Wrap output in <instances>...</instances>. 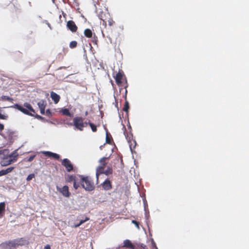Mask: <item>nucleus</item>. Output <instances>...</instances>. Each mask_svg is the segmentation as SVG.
Returning <instances> with one entry per match:
<instances>
[{
	"label": "nucleus",
	"mask_w": 249,
	"mask_h": 249,
	"mask_svg": "<svg viewBox=\"0 0 249 249\" xmlns=\"http://www.w3.org/2000/svg\"><path fill=\"white\" fill-rule=\"evenodd\" d=\"M10 107L18 109V110L26 115L32 116H35L36 115V112L32 107V106L27 103H24L23 107L16 104L13 106H11Z\"/></svg>",
	"instance_id": "obj_1"
},
{
	"label": "nucleus",
	"mask_w": 249,
	"mask_h": 249,
	"mask_svg": "<svg viewBox=\"0 0 249 249\" xmlns=\"http://www.w3.org/2000/svg\"><path fill=\"white\" fill-rule=\"evenodd\" d=\"M80 178V184L82 187L87 191H91L95 188L94 183L91 179L90 178L86 176L84 177L82 175H78Z\"/></svg>",
	"instance_id": "obj_2"
},
{
	"label": "nucleus",
	"mask_w": 249,
	"mask_h": 249,
	"mask_svg": "<svg viewBox=\"0 0 249 249\" xmlns=\"http://www.w3.org/2000/svg\"><path fill=\"white\" fill-rule=\"evenodd\" d=\"M96 12L98 18L102 21V25L106 28L107 25V20L108 19V18L110 17L107 9L106 8L104 10L97 9Z\"/></svg>",
	"instance_id": "obj_3"
},
{
	"label": "nucleus",
	"mask_w": 249,
	"mask_h": 249,
	"mask_svg": "<svg viewBox=\"0 0 249 249\" xmlns=\"http://www.w3.org/2000/svg\"><path fill=\"white\" fill-rule=\"evenodd\" d=\"M109 158L103 157L99 160L100 165L96 169V177L97 182L99 180V177L103 174V171L107 163V160H108Z\"/></svg>",
	"instance_id": "obj_4"
},
{
	"label": "nucleus",
	"mask_w": 249,
	"mask_h": 249,
	"mask_svg": "<svg viewBox=\"0 0 249 249\" xmlns=\"http://www.w3.org/2000/svg\"><path fill=\"white\" fill-rule=\"evenodd\" d=\"M84 119L82 117H74L73 119V124L75 128L80 131H83L84 128L86 127V125H84Z\"/></svg>",
	"instance_id": "obj_5"
},
{
	"label": "nucleus",
	"mask_w": 249,
	"mask_h": 249,
	"mask_svg": "<svg viewBox=\"0 0 249 249\" xmlns=\"http://www.w3.org/2000/svg\"><path fill=\"white\" fill-rule=\"evenodd\" d=\"M124 134L125 136L126 139L127 141V142L129 143L130 148L132 149V148H135L136 145V141L133 139L132 134L124 131Z\"/></svg>",
	"instance_id": "obj_6"
},
{
	"label": "nucleus",
	"mask_w": 249,
	"mask_h": 249,
	"mask_svg": "<svg viewBox=\"0 0 249 249\" xmlns=\"http://www.w3.org/2000/svg\"><path fill=\"white\" fill-rule=\"evenodd\" d=\"M14 240L3 242L0 246L4 249H15L17 248Z\"/></svg>",
	"instance_id": "obj_7"
},
{
	"label": "nucleus",
	"mask_w": 249,
	"mask_h": 249,
	"mask_svg": "<svg viewBox=\"0 0 249 249\" xmlns=\"http://www.w3.org/2000/svg\"><path fill=\"white\" fill-rule=\"evenodd\" d=\"M61 164L66 168L67 172H70L73 169V165L71 161L68 159H64L61 161Z\"/></svg>",
	"instance_id": "obj_8"
},
{
	"label": "nucleus",
	"mask_w": 249,
	"mask_h": 249,
	"mask_svg": "<svg viewBox=\"0 0 249 249\" xmlns=\"http://www.w3.org/2000/svg\"><path fill=\"white\" fill-rule=\"evenodd\" d=\"M124 77V74L122 70H119L116 76H114L116 83L118 86L121 85Z\"/></svg>",
	"instance_id": "obj_9"
},
{
	"label": "nucleus",
	"mask_w": 249,
	"mask_h": 249,
	"mask_svg": "<svg viewBox=\"0 0 249 249\" xmlns=\"http://www.w3.org/2000/svg\"><path fill=\"white\" fill-rule=\"evenodd\" d=\"M56 189L65 197H69L71 195L69 190V187L67 185L64 186L62 188L56 186Z\"/></svg>",
	"instance_id": "obj_10"
},
{
	"label": "nucleus",
	"mask_w": 249,
	"mask_h": 249,
	"mask_svg": "<svg viewBox=\"0 0 249 249\" xmlns=\"http://www.w3.org/2000/svg\"><path fill=\"white\" fill-rule=\"evenodd\" d=\"M4 156H6V158L8 160H12L15 159V162L17 160V158L18 156V154L17 152V150H15L12 153L9 154V151L7 149V152L6 154H4Z\"/></svg>",
	"instance_id": "obj_11"
},
{
	"label": "nucleus",
	"mask_w": 249,
	"mask_h": 249,
	"mask_svg": "<svg viewBox=\"0 0 249 249\" xmlns=\"http://www.w3.org/2000/svg\"><path fill=\"white\" fill-rule=\"evenodd\" d=\"M101 185L103 189L105 191L110 190L112 188L111 182L108 178L106 179L102 183H101Z\"/></svg>",
	"instance_id": "obj_12"
},
{
	"label": "nucleus",
	"mask_w": 249,
	"mask_h": 249,
	"mask_svg": "<svg viewBox=\"0 0 249 249\" xmlns=\"http://www.w3.org/2000/svg\"><path fill=\"white\" fill-rule=\"evenodd\" d=\"M67 27L73 33L76 32L77 30V27L73 20H69L67 21Z\"/></svg>",
	"instance_id": "obj_13"
},
{
	"label": "nucleus",
	"mask_w": 249,
	"mask_h": 249,
	"mask_svg": "<svg viewBox=\"0 0 249 249\" xmlns=\"http://www.w3.org/2000/svg\"><path fill=\"white\" fill-rule=\"evenodd\" d=\"M6 158V156H3L1 157L2 160H1L0 164L2 166H6L15 162V159H13L14 160H8V159Z\"/></svg>",
	"instance_id": "obj_14"
},
{
	"label": "nucleus",
	"mask_w": 249,
	"mask_h": 249,
	"mask_svg": "<svg viewBox=\"0 0 249 249\" xmlns=\"http://www.w3.org/2000/svg\"><path fill=\"white\" fill-rule=\"evenodd\" d=\"M42 153L47 157H51L57 160H59L60 159V156L57 154L50 151H43Z\"/></svg>",
	"instance_id": "obj_15"
},
{
	"label": "nucleus",
	"mask_w": 249,
	"mask_h": 249,
	"mask_svg": "<svg viewBox=\"0 0 249 249\" xmlns=\"http://www.w3.org/2000/svg\"><path fill=\"white\" fill-rule=\"evenodd\" d=\"M77 177H78V176H73V175H68L65 178L66 182H71L72 181H73V182H74L75 181H78V179Z\"/></svg>",
	"instance_id": "obj_16"
},
{
	"label": "nucleus",
	"mask_w": 249,
	"mask_h": 249,
	"mask_svg": "<svg viewBox=\"0 0 249 249\" xmlns=\"http://www.w3.org/2000/svg\"><path fill=\"white\" fill-rule=\"evenodd\" d=\"M51 97L55 104H57L60 99V96L53 91L51 92Z\"/></svg>",
	"instance_id": "obj_17"
},
{
	"label": "nucleus",
	"mask_w": 249,
	"mask_h": 249,
	"mask_svg": "<svg viewBox=\"0 0 249 249\" xmlns=\"http://www.w3.org/2000/svg\"><path fill=\"white\" fill-rule=\"evenodd\" d=\"M17 247L19 246H22L24 245L26 243V240L24 238H20L18 239H14Z\"/></svg>",
	"instance_id": "obj_18"
},
{
	"label": "nucleus",
	"mask_w": 249,
	"mask_h": 249,
	"mask_svg": "<svg viewBox=\"0 0 249 249\" xmlns=\"http://www.w3.org/2000/svg\"><path fill=\"white\" fill-rule=\"evenodd\" d=\"M126 94H127V90H125V93L124 95V98H125V103L124 107H123V111H124L125 112H127L128 111V110L129 109V103L128 101L126 100Z\"/></svg>",
	"instance_id": "obj_19"
},
{
	"label": "nucleus",
	"mask_w": 249,
	"mask_h": 249,
	"mask_svg": "<svg viewBox=\"0 0 249 249\" xmlns=\"http://www.w3.org/2000/svg\"><path fill=\"white\" fill-rule=\"evenodd\" d=\"M14 169V167H10L5 170H1L0 171V177L5 175L11 172Z\"/></svg>",
	"instance_id": "obj_20"
},
{
	"label": "nucleus",
	"mask_w": 249,
	"mask_h": 249,
	"mask_svg": "<svg viewBox=\"0 0 249 249\" xmlns=\"http://www.w3.org/2000/svg\"><path fill=\"white\" fill-rule=\"evenodd\" d=\"M124 246L130 248L131 249H134V246L132 244V243L129 240H125L124 242Z\"/></svg>",
	"instance_id": "obj_21"
},
{
	"label": "nucleus",
	"mask_w": 249,
	"mask_h": 249,
	"mask_svg": "<svg viewBox=\"0 0 249 249\" xmlns=\"http://www.w3.org/2000/svg\"><path fill=\"white\" fill-rule=\"evenodd\" d=\"M113 173V169L111 166H108L107 169L106 170H104L103 174L106 175V176H108L109 175H111Z\"/></svg>",
	"instance_id": "obj_22"
},
{
	"label": "nucleus",
	"mask_w": 249,
	"mask_h": 249,
	"mask_svg": "<svg viewBox=\"0 0 249 249\" xmlns=\"http://www.w3.org/2000/svg\"><path fill=\"white\" fill-rule=\"evenodd\" d=\"M84 35L85 36L88 38H91L92 36V33L90 29H86L84 30Z\"/></svg>",
	"instance_id": "obj_23"
},
{
	"label": "nucleus",
	"mask_w": 249,
	"mask_h": 249,
	"mask_svg": "<svg viewBox=\"0 0 249 249\" xmlns=\"http://www.w3.org/2000/svg\"><path fill=\"white\" fill-rule=\"evenodd\" d=\"M61 112L64 115H66L69 117L72 116L68 108H62L61 110Z\"/></svg>",
	"instance_id": "obj_24"
},
{
	"label": "nucleus",
	"mask_w": 249,
	"mask_h": 249,
	"mask_svg": "<svg viewBox=\"0 0 249 249\" xmlns=\"http://www.w3.org/2000/svg\"><path fill=\"white\" fill-rule=\"evenodd\" d=\"M37 105L40 109H45L46 104L44 101L41 100L39 101Z\"/></svg>",
	"instance_id": "obj_25"
},
{
	"label": "nucleus",
	"mask_w": 249,
	"mask_h": 249,
	"mask_svg": "<svg viewBox=\"0 0 249 249\" xmlns=\"http://www.w3.org/2000/svg\"><path fill=\"white\" fill-rule=\"evenodd\" d=\"M112 140V138L111 137V136L109 135L108 132L106 134V142L108 144L111 143V141Z\"/></svg>",
	"instance_id": "obj_26"
},
{
	"label": "nucleus",
	"mask_w": 249,
	"mask_h": 249,
	"mask_svg": "<svg viewBox=\"0 0 249 249\" xmlns=\"http://www.w3.org/2000/svg\"><path fill=\"white\" fill-rule=\"evenodd\" d=\"M89 219V217H86L85 219H82L80 220V222L78 224H75L74 225L75 228H77L79 227L81 225L86 222L87 221H88Z\"/></svg>",
	"instance_id": "obj_27"
},
{
	"label": "nucleus",
	"mask_w": 249,
	"mask_h": 249,
	"mask_svg": "<svg viewBox=\"0 0 249 249\" xmlns=\"http://www.w3.org/2000/svg\"><path fill=\"white\" fill-rule=\"evenodd\" d=\"M107 22H108V25L110 27L113 26L115 24V21L110 17L108 18V19L107 20Z\"/></svg>",
	"instance_id": "obj_28"
},
{
	"label": "nucleus",
	"mask_w": 249,
	"mask_h": 249,
	"mask_svg": "<svg viewBox=\"0 0 249 249\" xmlns=\"http://www.w3.org/2000/svg\"><path fill=\"white\" fill-rule=\"evenodd\" d=\"M89 125L90 126L92 131L94 132L97 131V127L96 126L92 123H90L89 121Z\"/></svg>",
	"instance_id": "obj_29"
},
{
	"label": "nucleus",
	"mask_w": 249,
	"mask_h": 249,
	"mask_svg": "<svg viewBox=\"0 0 249 249\" xmlns=\"http://www.w3.org/2000/svg\"><path fill=\"white\" fill-rule=\"evenodd\" d=\"M77 42L76 41H71L70 43V47L71 49L75 48L77 47Z\"/></svg>",
	"instance_id": "obj_30"
},
{
	"label": "nucleus",
	"mask_w": 249,
	"mask_h": 249,
	"mask_svg": "<svg viewBox=\"0 0 249 249\" xmlns=\"http://www.w3.org/2000/svg\"><path fill=\"white\" fill-rule=\"evenodd\" d=\"M5 204L4 202L0 203V215L5 210Z\"/></svg>",
	"instance_id": "obj_31"
},
{
	"label": "nucleus",
	"mask_w": 249,
	"mask_h": 249,
	"mask_svg": "<svg viewBox=\"0 0 249 249\" xmlns=\"http://www.w3.org/2000/svg\"><path fill=\"white\" fill-rule=\"evenodd\" d=\"M1 99L3 100H7V101H13V99L9 96H1Z\"/></svg>",
	"instance_id": "obj_32"
},
{
	"label": "nucleus",
	"mask_w": 249,
	"mask_h": 249,
	"mask_svg": "<svg viewBox=\"0 0 249 249\" xmlns=\"http://www.w3.org/2000/svg\"><path fill=\"white\" fill-rule=\"evenodd\" d=\"M80 187V183L78 182V181H75L73 182V187L75 189H77Z\"/></svg>",
	"instance_id": "obj_33"
},
{
	"label": "nucleus",
	"mask_w": 249,
	"mask_h": 249,
	"mask_svg": "<svg viewBox=\"0 0 249 249\" xmlns=\"http://www.w3.org/2000/svg\"><path fill=\"white\" fill-rule=\"evenodd\" d=\"M35 177V175L34 174H30L26 178L27 181H30L32 180Z\"/></svg>",
	"instance_id": "obj_34"
},
{
	"label": "nucleus",
	"mask_w": 249,
	"mask_h": 249,
	"mask_svg": "<svg viewBox=\"0 0 249 249\" xmlns=\"http://www.w3.org/2000/svg\"><path fill=\"white\" fill-rule=\"evenodd\" d=\"M1 110L0 109V119L2 120H7L8 116L3 115L1 113Z\"/></svg>",
	"instance_id": "obj_35"
},
{
	"label": "nucleus",
	"mask_w": 249,
	"mask_h": 249,
	"mask_svg": "<svg viewBox=\"0 0 249 249\" xmlns=\"http://www.w3.org/2000/svg\"><path fill=\"white\" fill-rule=\"evenodd\" d=\"M7 152V149H2V150H0V158L1 157H2L3 156H4V154H6V153Z\"/></svg>",
	"instance_id": "obj_36"
},
{
	"label": "nucleus",
	"mask_w": 249,
	"mask_h": 249,
	"mask_svg": "<svg viewBox=\"0 0 249 249\" xmlns=\"http://www.w3.org/2000/svg\"><path fill=\"white\" fill-rule=\"evenodd\" d=\"M92 42L94 44H96V45H97V43H98V38H97V37L96 36H95V35H94V37H93L92 39Z\"/></svg>",
	"instance_id": "obj_37"
},
{
	"label": "nucleus",
	"mask_w": 249,
	"mask_h": 249,
	"mask_svg": "<svg viewBox=\"0 0 249 249\" xmlns=\"http://www.w3.org/2000/svg\"><path fill=\"white\" fill-rule=\"evenodd\" d=\"M45 114H46V115H47L48 116H51L52 115V112H51L50 109H47L46 111V112H45Z\"/></svg>",
	"instance_id": "obj_38"
},
{
	"label": "nucleus",
	"mask_w": 249,
	"mask_h": 249,
	"mask_svg": "<svg viewBox=\"0 0 249 249\" xmlns=\"http://www.w3.org/2000/svg\"><path fill=\"white\" fill-rule=\"evenodd\" d=\"M36 155H33V156H30L28 159V160H27V161L28 162H31L35 158Z\"/></svg>",
	"instance_id": "obj_39"
},
{
	"label": "nucleus",
	"mask_w": 249,
	"mask_h": 249,
	"mask_svg": "<svg viewBox=\"0 0 249 249\" xmlns=\"http://www.w3.org/2000/svg\"><path fill=\"white\" fill-rule=\"evenodd\" d=\"M132 223L134 224V225H136V226L139 229V223L138 221H136V220H132Z\"/></svg>",
	"instance_id": "obj_40"
},
{
	"label": "nucleus",
	"mask_w": 249,
	"mask_h": 249,
	"mask_svg": "<svg viewBox=\"0 0 249 249\" xmlns=\"http://www.w3.org/2000/svg\"><path fill=\"white\" fill-rule=\"evenodd\" d=\"M4 129V125L0 123V131H2Z\"/></svg>",
	"instance_id": "obj_41"
},
{
	"label": "nucleus",
	"mask_w": 249,
	"mask_h": 249,
	"mask_svg": "<svg viewBox=\"0 0 249 249\" xmlns=\"http://www.w3.org/2000/svg\"><path fill=\"white\" fill-rule=\"evenodd\" d=\"M45 109H40V113L41 114H45Z\"/></svg>",
	"instance_id": "obj_42"
},
{
	"label": "nucleus",
	"mask_w": 249,
	"mask_h": 249,
	"mask_svg": "<svg viewBox=\"0 0 249 249\" xmlns=\"http://www.w3.org/2000/svg\"><path fill=\"white\" fill-rule=\"evenodd\" d=\"M44 249H51V247L49 245H46L44 247Z\"/></svg>",
	"instance_id": "obj_43"
},
{
	"label": "nucleus",
	"mask_w": 249,
	"mask_h": 249,
	"mask_svg": "<svg viewBox=\"0 0 249 249\" xmlns=\"http://www.w3.org/2000/svg\"><path fill=\"white\" fill-rule=\"evenodd\" d=\"M141 247L143 249H146V245H144V244H142L141 245Z\"/></svg>",
	"instance_id": "obj_44"
},
{
	"label": "nucleus",
	"mask_w": 249,
	"mask_h": 249,
	"mask_svg": "<svg viewBox=\"0 0 249 249\" xmlns=\"http://www.w3.org/2000/svg\"><path fill=\"white\" fill-rule=\"evenodd\" d=\"M67 52H68V49H64V53L66 54V53H67Z\"/></svg>",
	"instance_id": "obj_45"
},
{
	"label": "nucleus",
	"mask_w": 249,
	"mask_h": 249,
	"mask_svg": "<svg viewBox=\"0 0 249 249\" xmlns=\"http://www.w3.org/2000/svg\"><path fill=\"white\" fill-rule=\"evenodd\" d=\"M84 125H86V126H87V125L88 124H89V122H84Z\"/></svg>",
	"instance_id": "obj_46"
},
{
	"label": "nucleus",
	"mask_w": 249,
	"mask_h": 249,
	"mask_svg": "<svg viewBox=\"0 0 249 249\" xmlns=\"http://www.w3.org/2000/svg\"><path fill=\"white\" fill-rule=\"evenodd\" d=\"M88 111H86V113H85V115H88Z\"/></svg>",
	"instance_id": "obj_47"
},
{
	"label": "nucleus",
	"mask_w": 249,
	"mask_h": 249,
	"mask_svg": "<svg viewBox=\"0 0 249 249\" xmlns=\"http://www.w3.org/2000/svg\"><path fill=\"white\" fill-rule=\"evenodd\" d=\"M62 14H63L64 16H65L66 15V14H65L63 12H62Z\"/></svg>",
	"instance_id": "obj_48"
},
{
	"label": "nucleus",
	"mask_w": 249,
	"mask_h": 249,
	"mask_svg": "<svg viewBox=\"0 0 249 249\" xmlns=\"http://www.w3.org/2000/svg\"><path fill=\"white\" fill-rule=\"evenodd\" d=\"M61 15H60L59 16V18H60V20H61Z\"/></svg>",
	"instance_id": "obj_49"
},
{
	"label": "nucleus",
	"mask_w": 249,
	"mask_h": 249,
	"mask_svg": "<svg viewBox=\"0 0 249 249\" xmlns=\"http://www.w3.org/2000/svg\"><path fill=\"white\" fill-rule=\"evenodd\" d=\"M116 104L117 105V104H118V103H117V101H116Z\"/></svg>",
	"instance_id": "obj_50"
}]
</instances>
